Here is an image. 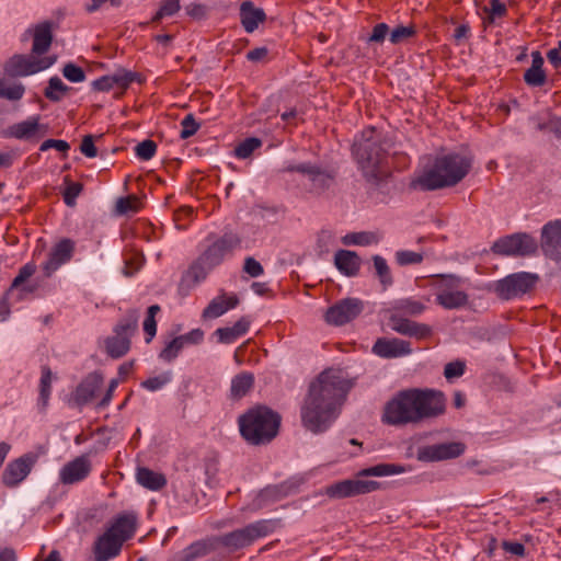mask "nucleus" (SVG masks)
<instances>
[{"label":"nucleus","mask_w":561,"mask_h":561,"mask_svg":"<svg viewBox=\"0 0 561 561\" xmlns=\"http://www.w3.org/2000/svg\"><path fill=\"white\" fill-rule=\"evenodd\" d=\"M352 385L347 379L328 368L321 371L308 387L300 408L302 426L313 434L329 430L340 413Z\"/></svg>","instance_id":"obj_1"},{"label":"nucleus","mask_w":561,"mask_h":561,"mask_svg":"<svg viewBox=\"0 0 561 561\" xmlns=\"http://www.w3.org/2000/svg\"><path fill=\"white\" fill-rule=\"evenodd\" d=\"M471 167V159L461 153L437 154L431 165L411 182V187L425 192L453 187L467 176Z\"/></svg>","instance_id":"obj_2"},{"label":"nucleus","mask_w":561,"mask_h":561,"mask_svg":"<svg viewBox=\"0 0 561 561\" xmlns=\"http://www.w3.org/2000/svg\"><path fill=\"white\" fill-rule=\"evenodd\" d=\"M242 439L250 446H266L279 434L282 415L263 403L248 408L237 420Z\"/></svg>","instance_id":"obj_3"},{"label":"nucleus","mask_w":561,"mask_h":561,"mask_svg":"<svg viewBox=\"0 0 561 561\" xmlns=\"http://www.w3.org/2000/svg\"><path fill=\"white\" fill-rule=\"evenodd\" d=\"M282 527V520L275 519H259L245 525L242 528L232 531L214 536L217 550L221 547L229 553L252 546L257 539L267 537Z\"/></svg>","instance_id":"obj_4"},{"label":"nucleus","mask_w":561,"mask_h":561,"mask_svg":"<svg viewBox=\"0 0 561 561\" xmlns=\"http://www.w3.org/2000/svg\"><path fill=\"white\" fill-rule=\"evenodd\" d=\"M352 154L359 168L377 176V171L386 158L385 138L374 126L364 128L360 137L352 145Z\"/></svg>","instance_id":"obj_5"},{"label":"nucleus","mask_w":561,"mask_h":561,"mask_svg":"<svg viewBox=\"0 0 561 561\" xmlns=\"http://www.w3.org/2000/svg\"><path fill=\"white\" fill-rule=\"evenodd\" d=\"M415 424L443 415L446 412V397L443 391L432 388L404 389Z\"/></svg>","instance_id":"obj_6"},{"label":"nucleus","mask_w":561,"mask_h":561,"mask_svg":"<svg viewBox=\"0 0 561 561\" xmlns=\"http://www.w3.org/2000/svg\"><path fill=\"white\" fill-rule=\"evenodd\" d=\"M138 329V317L130 311L121 319L113 329V335L104 340V348L108 357L113 359L125 356L131 346V336Z\"/></svg>","instance_id":"obj_7"},{"label":"nucleus","mask_w":561,"mask_h":561,"mask_svg":"<svg viewBox=\"0 0 561 561\" xmlns=\"http://www.w3.org/2000/svg\"><path fill=\"white\" fill-rule=\"evenodd\" d=\"M539 279V276L535 273H513L496 280L493 284V291L502 300H512L531 293Z\"/></svg>","instance_id":"obj_8"},{"label":"nucleus","mask_w":561,"mask_h":561,"mask_svg":"<svg viewBox=\"0 0 561 561\" xmlns=\"http://www.w3.org/2000/svg\"><path fill=\"white\" fill-rule=\"evenodd\" d=\"M56 56L38 58L33 55L15 54L4 64V72L10 78L27 77L46 70L56 62Z\"/></svg>","instance_id":"obj_9"},{"label":"nucleus","mask_w":561,"mask_h":561,"mask_svg":"<svg viewBox=\"0 0 561 561\" xmlns=\"http://www.w3.org/2000/svg\"><path fill=\"white\" fill-rule=\"evenodd\" d=\"M538 244L534 237L526 232H516L497 239L491 251L502 256H529L537 252Z\"/></svg>","instance_id":"obj_10"},{"label":"nucleus","mask_w":561,"mask_h":561,"mask_svg":"<svg viewBox=\"0 0 561 561\" xmlns=\"http://www.w3.org/2000/svg\"><path fill=\"white\" fill-rule=\"evenodd\" d=\"M241 238L234 232H225L216 238L199 255L208 270L220 265L227 255L241 247Z\"/></svg>","instance_id":"obj_11"},{"label":"nucleus","mask_w":561,"mask_h":561,"mask_svg":"<svg viewBox=\"0 0 561 561\" xmlns=\"http://www.w3.org/2000/svg\"><path fill=\"white\" fill-rule=\"evenodd\" d=\"M381 421L391 426L415 424L404 390L398 391L385 404Z\"/></svg>","instance_id":"obj_12"},{"label":"nucleus","mask_w":561,"mask_h":561,"mask_svg":"<svg viewBox=\"0 0 561 561\" xmlns=\"http://www.w3.org/2000/svg\"><path fill=\"white\" fill-rule=\"evenodd\" d=\"M380 488V483L374 480L346 479L328 485L325 494L330 499H345L367 494Z\"/></svg>","instance_id":"obj_13"},{"label":"nucleus","mask_w":561,"mask_h":561,"mask_svg":"<svg viewBox=\"0 0 561 561\" xmlns=\"http://www.w3.org/2000/svg\"><path fill=\"white\" fill-rule=\"evenodd\" d=\"M36 460L37 456L33 453L24 454L11 460L2 471V484L10 489L18 486L30 474Z\"/></svg>","instance_id":"obj_14"},{"label":"nucleus","mask_w":561,"mask_h":561,"mask_svg":"<svg viewBox=\"0 0 561 561\" xmlns=\"http://www.w3.org/2000/svg\"><path fill=\"white\" fill-rule=\"evenodd\" d=\"M363 307V302L357 298H344L328 308L324 319L331 325L341 327L357 318Z\"/></svg>","instance_id":"obj_15"},{"label":"nucleus","mask_w":561,"mask_h":561,"mask_svg":"<svg viewBox=\"0 0 561 561\" xmlns=\"http://www.w3.org/2000/svg\"><path fill=\"white\" fill-rule=\"evenodd\" d=\"M76 243L69 238L60 239L49 251L46 261L42 264L44 277L49 278L62 265L71 261Z\"/></svg>","instance_id":"obj_16"},{"label":"nucleus","mask_w":561,"mask_h":561,"mask_svg":"<svg viewBox=\"0 0 561 561\" xmlns=\"http://www.w3.org/2000/svg\"><path fill=\"white\" fill-rule=\"evenodd\" d=\"M104 383V377L99 371L88 374L71 393V400L77 407H83L98 398Z\"/></svg>","instance_id":"obj_17"},{"label":"nucleus","mask_w":561,"mask_h":561,"mask_svg":"<svg viewBox=\"0 0 561 561\" xmlns=\"http://www.w3.org/2000/svg\"><path fill=\"white\" fill-rule=\"evenodd\" d=\"M137 528L138 514L135 511H123L111 518L105 529L126 542L134 538Z\"/></svg>","instance_id":"obj_18"},{"label":"nucleus","mask_w":561,"mask_h":561,"mask_svg":"<svg viewBox=\"0 0 561 561\" xmlns=\"http://www.w3.org/2000/svg\"><path fill=\"white\" fill-rule=\"evenodd\" d=\"M92 471L89 455H81L68 461L59 471L61 484L71 485L85 480Z\"/></svg>","instance_id":"obj_19"},{"label":"nucleus","mask_w":561,"mask_h":561,"mask_svg":"<svg viewBox=\"0 0 561 561\" xmlns=\"http://www.w3.org/2000/svg\"><path fill=\"white\" fill-rule=\"evenodd\" d=\"M55 23L53 21H43L33 26L32 30V49L31 53L38 58L45 57L44 55L50 49L54 39Z\"/></svg>","instance_id":"obj_20"},{"label":"nucleus","mask_w":561,"mask_h":561,"mask_svg":"<svg viewBox=\"0 0 561 561\" xmlns=\"http://www.w3.org/2000/svg\"><path fill=\"white\" fill-rule=\"evenodd\" d=\"M124 543L125 542L105 529L93 543L95 560L108 561L117 557L121 553Z\"/></svg>","instance_id":"obj_21"},{"label":"nucleus","mask_w":561,"mask_h":561,"mask_svg":"<svg viewBox=\"0 0 561 561\" xmlns=\"http://www.w3.org/2000/svg\"><path fill=\"white\" fill-rule=\"evenodd\" d=\"M411 352V343L397 337H379L373 345V353L382 358H397Z\"/></svg>","instance_id":"obj_22"},{"label":"nucleus","mask_w":561,"mask_h":561,"mask_svg":"<svg viewBox=\"0 0 561 561\" xmlns=\"http://www.w3.org/2000/svg\"><path fill=\"white\" fill-rule=\"evenodd\" d=\"M390 324L392 330L402 335L415 337L416 340L427 339L433 333L432 328L428 324L419 323L399 314L390 316Z\"/></svg>","instance_id":"obj_23"},{"label":"nucleus","mask_w":561,"mask_h":561,"mask_svg":"<svg viewBox=\"0 0 561 561\" xmlns=\"http://www.w3.org/2000/svg\"><path fill=\"white\" fill-rule=\"evenodd\" d=\"M390 324L392 330L402 335L415 337L416 340L427 339L433 333L432 328L428 324L419 323L399 314L390 316Z\"/></svg>","instance_id":"obj_24"},{"label":"nucleus","mask_w":561,"mask_h":561,"mask_svg":"<svg viewBox=\"0 0 561 561\" xmlns=\"http://www.w3.org/2000/svg\"><path fill=\"white\" fill-rule=\"evenodd\" d=\"M204 261L198 256L188 268L182 274L178 285V293L187 296L191 290L207 277V268Z\"/></svg>","instance_id":"obj_25"},{"label":"nucleus","mask_w":561,"mask_h":561,"mask_svg":"<svg viewBox=\"0 0 561 561\" xmlns=\"http://www.w3.org/2000/svg\"><path fill=\"white\" fill-rule=\"evenodd\" d=\"M540 245L543 253L550 259H554L561 251V219L549 221L541 231Z\"/></svg>","instance_id":"obj_26"},{"label":"nucleus","mask_w":561,"mask_h":561,"mask_svg":"<svg viewBox=\"0 0 561 561\" xmlns=\"http://www.w3.org/2000/svg\"><path fill=\"white\" fill-rule=\"evenodd\" d=\"M217 550L214 536L196 540L173 556L172 561H195Z\"/></svg>","instance_id":"obj_27"},{"label":"nucleus","mask_w":561,"mask_h":561,"mask_svg":"<svg viewBox=\"0 0 561 561\" xmlns=\"http://www.w3.org/2000/svg\"><path fill=\"white\" fill-rule=\"evenodd\" d=\"M465 444L458 442H449L427 446L424 449L423 455L427 460L439 461L457 458L465 453Z\"/></svg>","instance_id":"obj_28"},{"label":"nucleus","mask_w":561,"mask_h":561,"mask_svg":"<svg viewBox=\"0 0 561 561\" xmlns=\"http://www.w3.org/2000/svg\"><path fill=\"white\" fill-rule=\"evenodd\" d=\"M240 300L236 294H226L221 291L217 297L210 300L207 307L203 310V319H216L222 316L228 310L234 309Z\"/></svg>","instance_id":"obj_29"},{"label":"nucleus","mask_w":561,"mask_h":561,"mask_svg":"<svg viewBox=\"0 0 561 561\" xmlns=\"http://www.w3.org/2000/svg\"><path fill=\"white\" fill-rule=\"evenodd\" d=\"M334 265L343 275L355 277L359 273L362 259L355 251L341 249L334 254Z\"/></svg>","instance_id":"obj_30"},{"label":"nucleus","mask_w":561,"mask_h":561,"mask_svg":"<svg viewBox=\"0 0 561 561\" xmlns=\"http://www.w3.org/2000/svg\"><path fill=\"white\" fill-rule=\"evenodd\" d=\"M240 22L247 33H253L260 23L265 22L266 14L263 9L256 8L250 0L240 4Z\"/></svg>","instance_id":"obj_31"},{"label":"nucleus","mask_w":561,"mask_h":561,"mask_svg":"<svg viewBox=\"0 0 561 561\" xmlns=\"http://www.w3.org/2000/svg\"><path fill=\"white\" fill-rule=\"evenodd\" d=\"M531 66L524 73V81L529 87H542L547 82V75L543 70V58L539 50L531 53Z\"/></svg>","instance_id":"obj_32"},{"label":"nucleus","mask_w":561,"mask_h":561,"mask_svg":"<svg viewBox=\"0 0 561 561\" xmlns=\"http://www.w3.org/2000/svg\"><path fill=\"white\" fill-rule=\"evenodd\" d=\"M250 323L248 317H241L232 327L218 328L215 335L219 343L231 344L249 331Z\"/></svg>","instance_id":"obj_33"},{"label":"nucleus","mask_w":561,"mask_h":561,"mask_svg":"<svg viewBox=\"0 0 561 561\" xmlns=\"http://www.w3.org/2000/svg\"><path fill=\"white\" fill-rule=\"evenodd\" d=\"M296 173L308 175L313 183L318 181L322 190L329 188L330 182L335 176L333 172L322 170L319 165L311 163L296 164Z\"/></svg>","instance_id":"obj_34"},{"label":"nucleus","mask_w":561,"mask_h":561,"mask_svg":"<svg viewBox=\"0 0 561 561\" xmlns=\"http://www.w3.org/2000/svg\"><path fill=\"white\" fill-rule=\"evenodd\" d=\"M137 482L151 491H159L167 485L164 474L146 467H139L136 472Z\"/></svg>","instance_id":"obj_35"},{"label":"nucleus","mask_w":561,"mask_h":561,"mask_svg":"<svg viewBox=\"0 0 561 561\" xmlns=\"http://www.w3.org/2000/svg\"><path fill=\"white\" fill-rule=\"evenodd\" d=\"M254 386V376L252 373L242 371L236 375L231 380L230 398L240 400L245 397Z\"/></svg>","instance_id":"obj_36"},{"label":"nucleus","mask_w":561,"mask_h":561,"mask_svg":"<svg viewBox=\"0 0 561 561\" xmlns=\"http://www.w3.org/2000/svg\"><path fill=\"white\" fill-rule=\"evenodd\" d=\"M39 129V116L30 117L10 127V136L16 139H31Z\"/></svg>","instance_id":"obj_37"},{"label":"nucleus","mask_w":561,"mask_h":561,"mask_svg":"<svg viewBox=\"0 0 561 561\" xmlns=\"http://www.w3.org/2000/svg\"><path fill=\"white\" fill-rule=\"evenodd\" d=\"M468 301L469 296L462 290L448 294H436L437 305L447 310L462 308L468 305Z\"/></svg>","instance_id":"obj_38"},{"label":"nucleus","mask_w":561,"mask_h":561,"mask_svg":"<svg viewBox=\"0 0 561 561\" xmlns=\"http://www.w3.org/2000/svg\"><path fill=\"white\" fill-rule=\"evenodd\" d=\"M115 88L124 94L133 82H141V75L125 68H118L113 75H110Z\"/></svg>","instance_id":"obj_39"},{"label":"nucleus","mask_w":561,"mask_h":561,"mask_svg":"<svg viewBox=\"0 0 561 561\" xmlns=\"http://www.w3.org/2000/svg\"><path fill=\"white\" fill-rule=\"evenodd\" d=\"M53 371L48 365L41 367V379L38 386V403L43 409L48 405L50 392H51Z\"/></svg>","instance_id":"obj_40"},{"label":"nucleus","mask_w":561,"mask_h":561,"mask_svg":"<svg viewBox=\"0 0 561 561\" xmlns=\"http://www.w3.org/2000/svg\"><path fill=\"white\" fill-rule=\"evenodd\" d=\"M393 314L399 316H419L425 310V305L422 301L413 298L399 299L393 304Z\"/></svg>","instance_id":"obj_41"},{"label":"nucleus","mask_w":561,"mask_h":561,"mask_svg":"<svg viewBox=\"0 0 561 561\" xmlns=\"http://www.w3.org/2000/svg\"><path fill=\"white\" fill-rule=\"evenodd\" d=\"M70 90V87L66 85L59 77L55 76L48 80V84L44 90V96L51 102H59Z\"/></svg>","instance_id":"obj_42"},{"label":"nucleus","mask_w":561,"mask_h":561,"mask_svg":"<svg viewBox=\"0 0 561 561\" xmlns=\"http://www.w3.org/2000/svg\"><path fill=\"white\" fill-rule=\"evenodd\" d=\"M402 466L394 463H379L369 468H365L357 473V477H386L402 473Z\"/></svg>","instance_id":"obj_43"},{"label":"nucleus","mask_w":561,"mask_h":561,"mask_svg":"<svg viewBox=\"0 0 561 561\" xmlns=\"http://www.w3.org/2000/svg\"><path fill=\"white\" fill-rule=\"evenodd\" d=\"M435 287H436V294H448V293H455L459 291L460 285H461V278L456 275H445L439 274L435 275Z\"/></svg>","instance_id":"obj_44"},{"label":"nucleus","mask_w":561,"mask_h":561,"mask_svg":"<svg viewBox=\"0 0 561 561\" xmlns=\"http://www.w3.org/2000/svg\"><path fill=\"white\" fill-rule=\"evenodd\" d=\"M371 260L376 276L378 277L382 288L387 289L393 284V277L387 261L380 255H374Z\"/></svg>","instance_id":"obj_45"},{"label":"nucleus","mask_w":561,"mask_h":561,"mask_svg":"<svg viewBox=\"0 0 561 561\" xmlns=\"http://www.w3.org/2000/svg\"><path fill=\"white\" fill-rule=\"evenodd\" d=\"M181 9L180 0H161L159 10L151 18L150 23L157 24L163 18L172 16Z\"/></svg>","instance_id":"obj_46"},{"label":"nucleus","mask_w":561,"mask_h":561,"mask_svg":"<svg viewBox=\"0 0 561 561\" xmlns=\"http://www.w3.org/2000/svg\"><path fill=\"white\" fill-rule=\"evenodd\" d=\"M64 182L66 187L62 192V198L67 206L73 207L76 199L83 190V184L80 182H72L69 176H65Z\"/></svg>","instance_id":"obj_47"},{"label":"nucleus","mask_w":561,"mask_h":561,"mask_svg":"<svg viewBox=\"0 0 561 561\" xmlns=\"http://www.w3.org/2000/svg\"><path fill=\"white\" fill-rule=\"evenodd\" d=\"M261 146L262 141L260 138H245L234 148V156L239 159H247Z\"/></svg>","instance_id":"obj_48"},{"label":"nucleus","mask_w":561,"mask_h":561,"mask_svg":"<svg viewBox=\"0 0 561 561\" xmlns=\"http://www.w3.org/2000/svg\"><path fill=\"white\" fill-rule=\"evenodd\" d=\"M141 208V202L135 194L119 197L116 202V211L121 215L137 213Z\"/></svg>","instance_id":"obj_49"},{"label":"nucleus","mask_w":561,"mask_h":561,"mask_svg":"<svg viewBox=\"0 0 561 561\" xmlns=\"http://www.w3.org/2000/svg\"><path fill=\"white\" fill-rule=\"evenodd\" d=\"M377 242L376 233L369 231L352 232L343 238L344 244L369 245Z\"/></svg>","instance_id":"obj_50"},{"label":"nucleus","mask_w":561,"mask_h":561,"mask_svg":"<svg viewBox=\"0 0 561 561\" xmlns=\"http://www.w3.org/2000/svg\"><path fill=\"white\" fill-rule=\"evenodd\" d=\"M183 348V343L178 336H175L161 350L159 357L167 363H171L179 356Z\"/></svg>","instance_id":"obj_51"},{"label":"nucleus","mask_w":561,"mask_h":561,"mask_svg":"<svg viewBox=\"0 0 561 561\" xmlns=\"http://www.w3.org/2000/svg\"><path fill=\"white\" fill-rule=\"evenodd\" d=\"M24 92L25 89L21 83L7 87L4 80L0 79V99L19 101L23 98Z\"/></svg>","instance_id":"obj_52"},{"label":"nucleus","mask_w":561,"mask_h":561,"mask_svg":"<svg viewBox=\"0 0 561 561\" xmlns=\"http://www.w3.org/2000/svg\"><path fill=\"white\" fill-rule=\"evenodd\" d=\"M37 266L34 262H28L24 264L20 270L18 275L13 278L9 291L20 287L25 280H27L31 276L35 274Z\"/></svg>","instance_id":"obj_53"},{"label":"nucleus","mask_w":561,"mask_h":561,"mask_svg":"<svg viewBox=\"0 0 561 561\" xmlns=\"http://www.w3.org/2000/svg\"><path fill=\"white\" fill-rule=\"evenodd\" d=\"M423 254L409 250H401L396 253V261L400 266L416 265L423 262Z\"/></svg>","instance_id":"obj_54"},{"label":"nucleus","mask_w":561,"mask_h":561,"mask_svg":"<svg viewBox=\"0 0 561 561\" xmlns=\"http://www.w3.org/2000/svg\"><path fill=\"white\" fill-rule=\"evenodd\" d=\"M172 379L170 371H165L159 376L150 377L141 382V387L149 391H157L163 388Z\"/></svg>","instance_id":"obj_55"},{"label":"nucleus","mask_w":561,"mask_h":561,"mask_svg":"<svg viewBox=\"0 0 561 561\" xmlns=\"http://www.w3.org/2000/svg\"><path fill=\"white\" fill-rule=\"evenodd\" d=\"M416 34V28L413 24L404 26L398 25L390 33V42L392 44H400L403 41L413 37Z\"/></svg>","instance_id":"obj_56"},{"label":"nucleus","mask_w":561,"mask_h":561,"mask_svg":"<svg viewBox=\"0 0 561 561\" xmlns=\"http://www.w3.org/2000/svg\"><path fill=\"white\" fill-rule=\"evenodd\" d=\"M182 129L180 131V138L185 140L194 136L199 129L201 125L196 122L193 114H187L181 122Z\"/></svg>","instance_id":"obj_57"},{"label":"nucleus","mask_w":561,"mask_h":561,"mask_svg":"<svg viewBox=\"0 0 561 561\" xmlns=\"http://www.w3.org/2000/svg\"><path fill=\"white\" fill-rule=\"evenodd\" d=\"M156 151L157 144L151 139L139 142L135 148L136 156L144 161L150 160L156 154Z\"/></svg>","instance_id":"obj_58"},{"label":"nucleus","mask_w":561,"mask_h":561,"mask_svg":"<svg viewBox=\"0 0 561 561\" xmlns=\"http://www.w3.org/2000/svg\"><path fill=\"white\" fill-rule=\"evenodd\" d=\"M62 75L67 80L75 83L82 82L85 80L84 70L72 62H68L64 66Z\"/></svg>","instance_id":"obj_59"},{"label":"nucleus","mask_w":561,"mask_h":561,"mask_svg":"<svg viewBox=\"0 0 561 561\" xmlns=\"http://www.w3.org/2000/svg\"><path fill=\"white\" fill-rule=\"evenodd\" d=\"M490 7L484 8V11L489 14V21L492 23L495 18H505L507 15V8L501 0H490Z\"/></svg>","instance_id":"obj_60"},{"label":"nucleus","mask_w":561,"mask_h":561,"mask_svg":"<svg viewBox=\"0 0 561 561\" xmlns=\"http://www.w3.org/2000/svg\"><path fill=\"white\" fill-rule=\"evenodd\" d=\"M183 345H197L204 340V331L202 329H193L190 332L178 336Z\"/></svg>","instance_id":"obj_61"},{"label":"nucleus","mask_w":561,"mask_h":561,"mask_svg":"<svg viewBox=\"0 0 561 561\" xmlns=\"http://www.w3.org/2000/svg\"><path fill=\"white\" fill-rule=\"evenodd\" d=\"M465 369H466V365L463 362H460V360L450 362L445 365L444 376L446 377V379L460 377L463 375Z\"/></svg>","instance_id":"obj_62"},{"label":"nucleus","mask_w":561,"mask_h":561,"mask_svg":"<svg viewBox=\"0 0 561 561\" xmlns=\"http://www.w3.org/2000/svg\"><path fill=\"white\" fill-rule=\"evenodd\" d=\"M243 272L251 277H259L264 273V268L259 261L249 256L244 260Z\"/></svg>","instance_id":"obj_63"},{"label":"nucleus","mask_w":561,"mask_h":561,"mask_svg":"<svg viewBox=\"0 0 561 561\" xmlns=\"http://www.w3.org/2000/svg\"><path fill=\"white\" fill-rule=\"evenodd\" d=\"M80 151L88 158L96 157L98 149L94 145V138L92 135L83 136L80 145Z\"/></svg>","instance_id":"obj_64"}]
</instances>
